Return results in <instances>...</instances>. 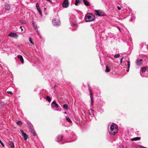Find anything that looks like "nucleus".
Instances as JSON below:
<instances>
[{"label": "nucleus", "mask_w": 148, "mask_h": 148, "mask_svg": "<svg viewBox=\"0 0 148 148\" xmlns=\"http://www.w3.org/2000/svg\"><path fill=\"white\" fill-rule=\"evenodd\" d=\"M95 15L91 13H87L85 16V21L86 22L93 21L95 19Z\"/></svg>", "instance_id": "f257e3e1"}, {"label": "nucleus", "mask_w": 148, "mask_h": 148, "mask_svg": "<svg viewBox=\"0 0 148 148\" xmlns=\"http://www.w3.org/2000/svg\"><path fill=\"white\" fill-rule=\"evenodd\" d=\"M110 132H109L110 134L114 135L118 132V127L116 125H111L110 127Z\"/></svg>", "instance_id": "f03ea898"}, {"label": "nucleus", "mask_w": 148, "mask_h": 148, "mask_svg": "<svg viewBox=\"0 0 148 148\" xmlns=\"http://www.w3.org/2000/svg\"><path fill=\"white\" fill-rule=\"evenodd\" d=\"M95 12L96 15L99 16H102L104 15V12L101 10H95Z\"/></svg>", "instance_id": "7ed1b4c3"}, {"label": "nucleus", "mask_w": 148, "mask_h": 148, "mask_svg": "<svg viewBox=\"0 0 148 148\" xmlns=\"http://www.w3.org/2000/svg\"><path fill=\"white\" fill-rule=\"evenodd\" d=\"M69 5L68 0H64L62 6L64 8H67Z\"/></svg>", "instance_id": "20e7f679"}, {"label": "nucleus", "mask_w": 148, "mask_h": 148, "mask_svg": "<svg viewBox=\"0 0 148 148\" xmlns=\"http://www.w3.org/2000/svg\"><path fill=\"white\" fill-rule=\"evenodd\" d=\"M88 89L89 91L90 92V98L91 99V104L92 105V101H93V96H92V91H91V88L90 86L89 85H88Z\"/></svg>", "instance_id": "39448f33"}, {"label": "nucleus", "mask_w": 148, "mask_h": 148, "mask_svg": "<svg viewBox=\"0 0 148 148\" xmlns=\"http://www.w3.org/2000/svg\"><path fill=\"white\" fill-rule=\"evenodd\" d=\"M8 36L12 37L14 38H17L18 37V35L17 34L14 33H11L9 34Z\"/></svg>", "instance_id": "423d86ee"}, {"label": "nucleus", "mask_w": 148, "mask_h": 148, "mask_svg": "<svg viewBox=\"0 0 148 148\" xmlns=\"http://www.w3.org/2000/svg\"><path fill=\"white\" fill-rule=\"evenodd\" d=\"M53 23L55 25H57L60 24L59 20L56 18H54L53 21Z\"/></svg>", "instance_id": "0eeeda50"}, {"label": "nucleus", "mask_w": 148, "mask_h": 148, "mask_svg": "<svg viewBox=\"0 0 148 148\" xmlns=\"http://www.w3.org/2000/svg\"><path fill=\"white\" fill-rule=\"evenodd\" d=\"M142 60L138 59H137L136 61V64L139 66H141L142 64Z\"/></svg>", "instance_id": "6e6552de"}, {"label": "nucleus", "mask_w": 148, "mask_h": 148, "mask_svg": "<svg viewBox=\"0 0 148 148\" xmlns=\"http://www.w3.org/2000/svg\"><path fill=\"white\" fill-rule=\"evenodd\" d=\"M18 59L21 61L22 64H24V61L22 56L21 55H18L17 56Z\"/></svg>", "instance_id": "1a4fd4ad"}, {"label": "nucleus", "mask_w": 148, "mask_h": 148, "mask_svg": "<svg viewBox=\"0 0 148 148\" xmlns=\"http://www.w3.org/2000/svg\"><path fill=\"white\" fill-rule=\"evenodd\" d=\"M51 106L53 107L56 108H58V105L56 103V102L55 101H53L52 102Z\"/></svg>", "instance_id": "9d476101"}, {"label": "nucleus", "mask_w": 148, "mask_h": 148, "mask_svg": "<svg viewBox=\"0 0 148 148\" xmlns=\"http://www.w3.org/2000/svg\"><path fill=\"white\" fill-rule=\"evenodd\" d=\"M63 137L62 135H61L60 136H58L57 137V139H58L57 141L59 142L60 141L62 140Z\"/></svg>", "instance_id": "9b49d317"}, {"label": "nucleus", "mask_w": 148, "mask_h": 148, "mask_svg": "<svg viewBox=\"0 0 148 148\" xmlns=\"http://www.w3.org/2000/svg\"><path fill=\"white\" fill-rule=\"evenodd\" d=\"M83 2L84 4L86 6H88L90 5L89 2L86 0H83Z\"/></svg>", "instance_id": "f8f14e48"}, {"label": "nucleus", "mask_w": 148, "mask_h": 148, "mask_svg": "<svg viewBox=\"0 0 148 148\" xmlns=\"http://www.w3.org/2000/svg\"><path fill=\"white\" fill-rule=\"evenodd\" d=\"M8 144L10 146L11 148H14V145L12 141L9 142L8 143Z\"/></svg>", "instance_id": "ddd939ff"}, {"label": "nucleus", "mask_w": 148, "mask_h": 148, "mask_svg": "<svg viewBox=\"0 0 148 148\" xmlns=\"http://www.w3.org/2000/svg\"><path fill=\"white\" fill-rule=\"evenodd\" d=\"M23 136L24 138V140H26L28 138V136L25 133V134H24L23 135Z\"/></svg>", "instance_id": "4468645a"}, {"label": "nucleus", "mask_w": 148, "mask_h": 148, "mask_svg": "<svg viewBox=\"0 0 148 148\" xmlns=\"http://www.w3.org/2000/svg\"><path fill=\"white\" fill-rule=\"evenodd\" d=\"M141 138L140 137H136L135 138H134L132 139L131 140L132 141H136L137 140H140Z\"/></svg>", "instance_id": "2eb2a0df"}, {"label": "nucleus", "mask_w": 148, "mask_h": 148, "mask_svg": "<svg viewBox=\"0 0 148 148\" xmlns=\"http://www.w3.org/2000/svg\"><path fill=\"white\" fill-rule=\"evenodd\" d=\"M5 10H10V7L8 4H7L5 5Z\"/></svg>", "instance_id": "dca6fc26"}, {"label": "nucleus", "mask_w": 148, "mask_h": 148, "mask_svg": "<svg viewBox=\"0 0 148 148\" xmlns=\"http://www.w3.org/2000/svg\"><path fill=\"white\" fill-rule=\"evenodd\" d=\"M46 99L49 102H50L51 101V98L48 95H47L46 96Z\"/></svg>", "instance_id": "f3484780"}, {"label": "nucleus", "mask_w": 148, "mask_h": 148, "mask_svg": "<svg viewBox=\"0 0 148 148\" xmlns=\"http://www.w3.org/2000/svg\"><path fill=\"white\" fill-rule=\"evenodd\" d=\"M110 69L109 68L108 66H106V71L107 72H109L110 71Z\"/></svg>", "instance_id": "a211bd4d"}, {"label": "nucleus", "mask_w": 148, "mask_h": 148, "mask_svg": "<svg viewBox=\"0 0 148 148\" xmlns=\"http://www.w3.org/2000/svg\"><path fill=\"white\" fill-rule=\"evenodd\" d=\"M63 108L66 110H68V107L67 106V105L66 104H64L63 106Z\"/></svg>", "instance_id": "6ab92c4d"}, {"label": "nucleus", "mask_w": 148, "mask_h": 148, "mask_svg": "<svg viewBox=\"0 0 148 148\" xmlns=\"http://www.w3.org/2000/svg\"><path fill=\"white\" fill-rule=\"evenodd\" d=\"M80 0H75V5H77L78 3H80Z\"/></svg>", "instance_id": "aec40b11"}, {"label": "nucleus", "mask_w": 148, "mask_h": 148, "mask_svg": "<svg viewBox=\"0 0 148 148\" xmlns=\"http://www.w3.org/2000/svg\"><path fill=\"white\" fill-rule=\"evenodd\" d=\"M146 67H143L142 68V69H141V71H142V72L145 73L146 71Z\"/></svg>", "instance_id": "412c9836"}, {"label": "nucleus", "mask_w": 148, "mask_h": 148, "mask_svg": "<svg viewBox=\"0 0 148 148\" xmlns=\"http://www.w3.org/2000/svg\"><path fill=\"white\" fill-rule=\"evenodd\" d=\"M66 120L69 122H71V121L70 120V118L68 116H66Z\"/></svg>", "instance_id": "4be33fe9"}, {"label": "nucleus", "mask_w": 148, "mask_h": 148, "mask_svg": "<svg viewBox=\"0 0 148 148\" xmlns=\"http://www.w3.org/2000/svg\"><path fill=\"white\" fill-rule=\"evenodd\" d=\"M17 125H21L22 124V122L21 121H19L16 123Z\"/></svg>", "instance_id": "5701e85b"}, {"label": "nucleus", "mask_w": 148, "mask_h": 148, "mask_svg": "<svg viewBox=\"0 0 148 148\" xmlns=\"http://www.w3.org/2000/svg\"><path fill=\"white\" fill-rule=\"evenodd\" d=\"M20 22L22 24H25L26 23L25 21L24 20H20Z\"/></svg>", "instance_id": "b1692460"}, {"label": "nucleus", "mask_w": 148, "mask_h": 148, "mask_svg": "<svg viewBox=\"0 0 148 148\" xmlns=\"http://www.w3.org/2000/svg\"><path fill=\"white\" fill-rule=\"evenodd\" d=\"M29 41L33 45L34 44V43L32 41V39H31V38H29Z\"/></svg>", "instance_id": "393cba45"}, {"label": "nucleus", "mask_w": 148, "mask_h": 148, "mask_svg": "<svg viewBox=\"0 0 148 148\" xmlns=\"http://www.w3.org/2000/svg\"><path fill=\"white\" fill-rule=\"evenodd\" d=\"M120 56V54H117L115 55L114 56V57L115 58H118Z\"/></svg>", "instance_id": "a878e982"}, {"label": "nucleus", "mask_w": 148, "mask_h": 148, "mask_svg": "<svg viewBox=\"0 0 148 148\" xmlns=\"http://www.w3.org/2000/svg\"><path fill=\"white\" fill-rule=\"evenodd\" d=\"M32 133L33 134V135L34 136H36V133L34 131H32Z\"/></svg>", "instance_id": "bb28decb"}, {"label": "nucleus", "mask_w": 148, "mask_h": 148, "mask_svg": "<svg viewBox=\"0 0 148 148\" xmlns=\"http://www.w3.org/2000/svg\"><path fill=\"white\" fill-rule=\"evenodd\" d=\"M127 64H128V68L129 69L130 67V61H127Z\"/></svg>", "instance_id": "cd10ccee"}, {"label": "nucleus", "mask_w": 148, "mask_h": 148, "mask_svg": "<svg viewBox=\"0 0 148 148\" xmlns=\"http://www.w3.org/2000/svg\"><path fill=\"white\" fill-rule=\"evenodd\" d=\"M123 58L124 57H123L120 59V63L121 64L122 63V61Z\"/></svg>", "instance_id": "c85d7f7f"}, {"label": "nucleus", "mask_w": 148, "mask_h": 148, "mask_svg": "<svg viewBox=\"0 0 148 148\" xmlns=\"http://www.w3.org/2000/svg\"><path fill=\"white\" fill-rule=\"evenodd\" d=\"M0 143L1 144V145H2V146L3 147H4V144L1 141V140H0Z\"/></svg>", "instance_id": "c756f323"}, {"label": "nucleus", "mask_w": 148, "mask_h": 148, "mask_svg": "<svg viewBox=\"0 0 148 148\" xmlns=\"http://www.w3.org/2000/svg\"><path fill=\"white\" fill-rule=\"evenodd\" d=\"M7 93L8 94H12V92L11 91H7Z\"/></svg>", "instance_id": "7c9ffc66"}, {"label": "nucleus", "mask_w": 148, "mask_h": 148, "mask_svg": "<svg viewBox=\"0 0 148 148\" xmlns=\"http://www.w3.org/2000/svg\"><path fill=\"white\" fill-rule=\"evenodd\" d=\"M20 131L21 132V133L23 135L24 134H25V133H24V132L23 131V130H20Z\"/></svg>", "instance_id": "2f4dec72"}, {"label": "nucleus", "mask_w": 148, "mask_h": 148, "mask_svg": "<svg viewBox=\"0 0 148 148\" xmlns=\"http://www.w3.org/2000/svg\"><path fill=\"white\" fill-rule=\"evenodd\" d=\"M39 12V13H40V15L42 16V12L40 10L39 11H38Z\"/></svg>", "instance_id": "473e14b6"}, {"label": "nucleus", "mask_w": 148, "mask_h": 148, "mask_svg": "<svg viewBox=\"0 0 148 148\" xmlns=\"http://www.w3.org/2000/svg\"><path fill=\"white\" fill-rule=\"evenodd\" d=\"M36 7L37 8H38V7H39V4H38V3H36Z\"/></svg>", "instance_id": "72a5a7b5"}, {"label": "nucleus", "mask_w": 148, "mask_h": 148, "mask_svg": "<svg viewBox=\"0 0 148 148\" xmlns=\"http://www.w3.org/2000/svg\"><path fill=\"white\" fill-rule=\"evenodd\" d=\"M37 8V10H38V11L40 10V9L39 7H38V8Z\"/></svg>", "instance_id": "f704fd0d"}, {"label": "nucleus", "mask_w": 148, "mask_h": 148, "mask_svg": "<svg viewBox=\"0 0 148 148\" xmlns=\"http://www.w3.org/2000/svg\"><path fill=\"white\" fill-rule=\"evenodd\" d=\"M32 24H33V25L34 26H35V23L33 21L32 23Z\"/></svg>", "instance_id": "c9c22d12"}, {"label": "nucleus", "mask_w": 148, "mask_h": 148, "mask_svg": "<svg viewBox=\"0 0 148 148\" xmlns=\"http://www.w3.org/2000/svg\"><path fill=\"white\" fill-rule=\"evenodd\" d=\"M117 8H118V10H120L121 9V8L119 6H118Z\"/></svg>", "instance_id": "e433bc0d"}, {"label": "nucleus", "mask_w": 148, "mask_h": 148, "mask_svg": "<svg viewBox=\"0 0 148 148\" xmlns=\"http://www.w3.org/2000/svg\"><path fill=\"white\" fill-rule=\"evenodd\" d=\"M20 28H21V29L22 31L23 30V29H22V26H21L20 27Z\"/></svg>", "instance_id": "4c0bfd02"}, {"label": "nucleus", "mask_w": 148, "mask_h": 148, "mask_svg": "<svg viewBox=\"0 0 148 148\" xmlns=\"http://www.w3.org/2000/svg\"><path fill=\"white\" fill-rule=\"evenodd\" d=\"M57 87V86L56 85H55L54 86V88H56V87Z\"/></svg>", "instance_id": "58836bf2"}, {"label": "nucleus", "mask_w": 148, "mask_h": 148, "mask_svg": "<svg viewBox=\"0 0 148 148\" xmlns=\"http://www.w3.org/2000/svg\"><path fill=\"white\" fill-rule=\"evenodd\" d=\"M129 68H128V70H127V72H129Z\"/></svg>", "instance_id": "ea45409f"}, {"label": "nucleus", "mask_w": 148, "mask_h": 148, "mask_svg": "<svg viewBox=\"0 0 148 148\" xmlns=\"http://www.w3.org/2000/svg\"><path fill=\"white\" fill-rule=\"evenodd\" d=\"M47 0L48 1H49L50 2H51V1H50V0Z\"/></svg>", "instance_id": "a19ab883"}, {"label": "nucleus", "mask_w": 148, "mask_h": 148, "mask_svg": "<svg viewBox=\"0 0 148 148\" xmlns=\"http://www.w3.org/2000/svg\"><path fill=\"white\" fill-rule=\"evenodd\" d=\"M118 28L119 29V31H121V30L120 29V28Z\"/></svg>", "instance_id": "79ce46f5"}, {"label": "nucleus", "mask_w": 148, "mask_h": 148, "mask_svg": "<svg viewBox=\"0 0 148 148\" xmlns=\"http://www.w3.org/2000/svg\"><path fill=\"white\" fill-rule=\"evenodd\" d=\"M27 124H29V123H27Z\"/></svg>", "instance_id": "37998d69"}, {"label": "nucleus", "mask_w": 148, "mask_h": 148, "mask_svg": "<svg viewBox=\"0 0 148 148\" xmlns=\"http://www.w3.org/2000/svg\"><path fill=\"white\" fill-rule=\"evenodd\" d=\"M27 124H29V123H27Z\"/></svg>", "instance_id": "c03bdc74"}]
</instances>
